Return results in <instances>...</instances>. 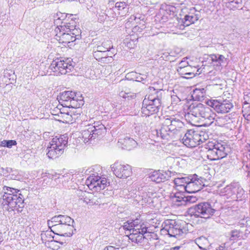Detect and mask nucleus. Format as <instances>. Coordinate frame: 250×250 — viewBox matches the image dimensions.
Instances as JSON below:
<instances>
[{
    "mask_svg": "<svg viewBox=\"0 0 250 250\" xmlns=\"http://www.w3.org/2000/svg\"><path fill=\"white\" fill-rule=\"evenodd\" d=\"M184 128V124L179 119L167 116L164 117L161 128L155 132L158 137L168 140L180 136Z\"/></svg>",
    "mask_w": 250,
    "mask_h": 250,
    "instance_id": "nucleus-1",
    "label": "nucleus"
},
{
    "mask_svg": "<svg viewBox=\"0 0 250 250\" xmlns=\"http://www.w3.org/2000/svg\"><path fill=\"white\" fill-rule=\"evenodd\" d=\"M4 194L2 196V204L3 208L9 211L17 210L21 211L24 207V197L20 190L4 186L3 188Z\"/></svg>",
    "mask_w": 250,
    "mask_h": 250,
    "instance_id": "nucleus-2",
    "label": "nucleus"
},
{
    "mask_svg": "<svg viewBox=\"0 0 250 250\" xmlns=\"http://www.w3.org/2000/svg\"><path fill=\"white\" fill-rule=\"evenodd\" d=\"M76 22L72 19L71 22H65L64 24L61 25V27H56L55 29V39L60 43L64 45H71V42L75 41L77 37H79L80 30L76 28Z\"/></svg>",
    "mask_w": 250,
    "mask_h": 250,
    "instance_id": "nucleus-3",
    "label": "nucleus"
},
{
    "mask_svg": "<svg viewBox=\"0 0 250 250\" xmlns=\"http://www.w3.org/2000/svg\"><path fill=\"white\" fill-rule=\"evenodd\" d=\"M81 135L80 136L84 143L96 138H100L106 131L105 127L100 122H95L92 119L89 121H84L82 123Z\"/></svg>",
    "mask_w": 250,
    "mask_h": 250,
    "instance_id": "nucleus-4",
    "label": "nucleus"
},
{
    "mask_svg": "<svg viewBox=\"0 0 250 250\" xmlns=\"http://www.w3.org/2000/svg\"><path fill=\"white\" fill-rule=\"evenodd\" d=\"M123 228L130 232L128 235L129 239L137 244L142 243L145 238L144 234L147 232V228L140 218L128 220L124 223Z\"/></svg>",
    "mask_w": 250,
    "mask_h": 250,
    "instance_id": "nucleus-5",
    "label": "nucleus"
},
{
    "mask_svg": "<svg viewBox=\"0 0 250 250\" xmlns=\"http://www.w3.org/2000/svg\"><path fill=\"white\" fill-rule=\"evenodd\" d=\"M59 103L65 108H78L83 105V101L81 96L72 91H66L60 93L58 97Z\"/></svg>",
    "mask_w": 250,
    "mask_h": 250,
    "instance_id": "nucleus-6",
    "label": "nucleus"
},
{
    "mask_svg": "<svg viewBox=\"0 0 250 250\" xmlns=\"http://www.w3.org/2000/svg\"><path fill=\"white\" fill-rule=\"evenodd\" d=\"M179 16L180 18L178 24L180 29H184L185 27L194 23L200 18L199 12L194 7L182 9Z\"/></svg>",
    "mask_w": 250,
    "mask_h": 250,
    "instance_id": "nucleus-7",
    "label": "nucleus"
},
{
    "mask_svg": "<svg viewBox=\"0 0 250 250\" xmlns=\"http://www.w3.org/2000/svg\"><path fill=\"white\" fill-rule=\"evenodd\" d=\"M49 68L54 73V75H59L71 71L74 66L71 58H60L54 60Z\"/></svg>",
    "mask_w": 250,
    "mask_h": 250,
    "instance_id": "nucleus-8",
    "label": "nucleus"
},
{
    "mask_svg": "<svg viewBox=\"0 0 250 250\" xmlns=\"http://www.w3.org/2000/svg\"><path fill=\"white\" fill-rule=\"evenodd\" d=\"M187 230L181 224L174 220H167L165 222L161 231L170 237H178L186 233Z\"/></svg>",
    "mask_w": 250,
    "mask_h": 250,
    "instance_id": "nucleus-9",
    "label": "nucleus"
},
{
    "mask_svg": "<svg viewBox=\"0 0 250 250\" xmlns=\"http://www.w3.org/2000/svg\"><path fill=\"white\" fill-rule=\"evenodd\" d=\"M190 210L195 216L204 218H209L215 211V209L208 202L200 203L190 208Z\"/></svg>",
    "mask_w": 250,
    "mask_h": 250,
    "instance_id": "nucleus-10",
    "label": "nucleus"
},
{
    "mask_svg": "<svg viewBox=\"0 0 250 250\" xmlns=\"http://www.w3.org/2000/svg\"><path fill=\"white\" fill-rule=\"evenodd\" d=\"M207 104L219 113L229 112L233 107L232 104L227 100L211 99L208 101Z\"/></svg>",
    "mask_w": 250,
    "mask_h": 250,
    "instance_id": "nucleus-11",
    "label": "nucleus"
},
{
    "mask_svg": "<svg viewBox=\"0 0 250 250\" xmlns=\"http://www.w3.org/2000/svg\"><path fill=\"white\" fill-rule=\"evenodd\" d=\"M182 141L183 143L187 147H195L200 145V141H202L201 134L193 130H188L185 134Z\"/></svg>",
    "mask_w": 250,
    "mask_h": 250,
    "instance_id": "nucleus-12",
    "label": "nucleus"
},
{
    "mask_svg": "<svg viewBox=\"0 0 250 250\" xmlns=\"http://www.w3.org/2000/svg\"><path fill=\"white\" fill-rule=\"evenodd\" d=\"M86 183L89 189L97 192L104 189L109 184L106 178L102 176L99 178L97 176L93 178L92 176L87 178Z\"/></svg>",
    "mask_w": 250,
    "mask_h": 250,
    "instance_id": "nucleus-13",
    "label": "nucleus"
},
{
    "mask_svg": "<svg viewBox=\"0 0 250 250\" xmlns=\"http://www.w3.org/2000/svg\"><path fill=\"white\" fill-rule=\"evenodd\" d=\"M111 168L116 176L119 178H126L132 174L131 167L127 164L117 162L111 166Z\"/></svg>",
    "mask_w": 250,
    "mask_h": 250,
    "instance_id": "nucleus-14",
    "label": "nucleus"
},
{
    "mask_svg": "<svg viewBox=\"0 0 250 250\" xmlns=\"http://www.w3.org/2000/svg\"><path fill=\"white\" fill-rule=\"evenodd\" d=\"M244 190L241 188H236L231 186H227L220 191V195L224 197V199L230 200H237L244 193Z\"/></svg>",
    "mask_w": 250,
    "mask_h": 250,
    "instance_id": "nucleus-15",
    "label": "nucleus"
},
{
    "mask_svg": "<svg viewBox=\"0 0 250 250\" xmlns=\"http://www.w3.org/2000/svg\"><path fill=\"white\" fill-rule=\"evenodd\" d=\"M55 234L63 236H71L73 234V224H52L48 225Z\"/></svg>",
    "mask_w": 250,
    "mask_h": 250,
    "instance_id": "nucleus-16",
    "label": "nucleus"
},
{
    "mask_svg": "<svg viewBox=\"0 0 250 250\" xmlns=\"http://www.w3.org/2000/svg\"><path fill=\"white\" fill-rule=\"evenodd\" d=\"M161 89H156L153 87H150L149 88V95L146 97V99L149 100V104L156 108L155 109L159 111V109L161 106V99L160 96L161 94Z\"/></svg>",
    "mask_w": 250,
    "mask_h": 250,
    "instance_id": "nucleus-17",
    "label": "nucleus"
},
{
    "mask_svg": "<svg viewBox=\"0 0 250 250\" xmlns=\"http://www.w3.org/2000/svg\"><path fill=\"white\" fill-rule=\"evenodd\" d=\"M217 147L211 150H207V156L210 160L214 161L225 157L227 154L225 152V148L222 144H217Z\"/></svg>",
    "mask_w": 250,
    "mask_h": 250,
    "instance_id": "nucleus-18",
    "label": "nucleus"
},
{
    "mask_svg": "<svg viewBox=\"0 0 250 250\" xmlns=\"http://www.w3.org/2000/svg\"><path fill=\"white\" fill-rule=\"evenodd\" d=\"M199 114L197 119H204L206 121V124L208 125H210L213 122L216 116L215 113L209 107L204 104L201 108Z\"/></svg>",
    "mask_w": 250,
    "mask_h": 250,
    "instance_id": "nucleus-19",
    "label": "nucleus"
},
{
    "mask_svg": "<svg viewBox=\"0 0 250 250\" xmlns=\"http://www.w3.org/2000/svg\"><path fill=\"white\" fill-rule=\"evenodd\" d=\"M74 221L70 217L59 215L53 217L51 220L48 221V225H50L52 224H73Z\"/></svg>",
    "mask_w": 250,
    "mask_h": 250,
    "instance_id": "nucleus-20",
    "label": "nucleus"
},
{
    "mask_svg": "<svg viewBox=\"0 0 250 250\" xmlns=\"http://www.w3.org/2000/svg\"><path fill=\"white\" fill-rule=\"evenodd\" d=\"M193 176H189V181H188L186 186L185 191L188 193H195L200 190L202 185L200 181L196 179H194Z\"/></svg>",
    "mask_w": 250,
    "mask_h": 250,
    "instance_id": "nucleus-21",
    "label": "nucleus"
},
{
    "mask_svg": "<svg viewBox=\"0 0 250 250\" xmlns=\"http://www.w3.org/2000/svg\"><path fill=\"white\" fill-rule=\"evenodd\" d=\"M185 192L179 191L171 193L170 197L173 206L177 207L186 206V201L185 200L186 196L184 194Z\"/></svg>",
    "mask_w": 250,
    "mask_h": 250,
    "instance_id": "nucleus-22",
    "label": "nucleus"
},
{
    "mask_svg": "<svg viewBox=\"0 0 250 250\" xmlns=\"http://www.w3.org/2000/svg\"><path fill=\"white\" fill-rule=\"evenodd\" d=\"M118 143L119 146H121L122 148L128 150H130L136 147L138 145L136 141L128 136L119 139Z\"/></svg>",
    "mask_w": 250,
    "mask_h": 250,
    "instance_id": "nucleus-23",
    "label": "nucleus"
},
{
    "mask_svg": "<svg viewBox=\"0 0 250 250\" xmlns=\"http://www.w3.org/2000/svg\"><path fill=\"white\" fill-rule=\"evenodd\" d=\"M202 107H203V104L201 103L191 104L188 107L187 117L190 118L192 120L197 119Z\"/></svg>",
    "mask_w": 250,
    "mask_h": 250,
    "instance_id": "nucleus-24",
    "label": "nucleus"
},
{
    "mask_svg": "<svg viewBox=\"0 0 250 250\" xmlns=\"http://www.w3.org/2000/svg\"><path fill=\"white\" fill-rule=\"evenodd\" d=\"M68 137L66 134L60 136L59 137L56 136L54 137L50 144L52 145L55 147H57L58 148H61L64 151V147L67 144Z\"/></svg>",
    "mask_w": 250,
    "mask_h": 250,
    "instance_id": "nucleus-25",
    "label": "nucleus"
},
{
    "mask_svg": "<svg viewBox=\"0 0 250 250\" xmlns=\"http://www.w3.org/2000/svg\"><path fill=\"white\" fill-rule=\"evenodd\" d=\"M102 195L101 193H97L94 195L88 193L87 195L83 198V202L89 206L98 205L102 203L101 197Z\"/></svg>",
    "mask_w": 250,
    "mask_h": 250,
    "instance_id": "nucleus-26",
    "label": "nucleus"
},
{
    "mask_svg": "<svg viewBox=\"0 0 250 250\" xmlns=\"http://www.w3.org/2000/svg\"><path fill=\"white\" fill-rule=\"evenodd\" d=\"M188 181H189V176L179 177L175 178L174 183L176 190L180 191H185L186 186Z\"/></svg>",
    "mask_w": 250,
    "mask_h": 250,
    "instance_id": "nucleus-27",
    "label": "nucleus"
},
{
    "mask_svg": "<svg viewBox=\"0 0 250 250\" xmlns=\"http://www.w3.org/2000/svg\"><path fill=\"white\" fill-rule=\"evenodd\" d=\"M213 65L221 66L226 65L227 64V58L224 56L219 54H211L209 56Z\"/></svg>",
    "mask_w": 250,
    "mask_h": 250,
    "instance_id": "nucleus-28",
    "label": "nucleus"
},
{
    "mask_svg": "<svg viewBox=\"0 0 250 250\" xmlns=\"http://www.w3.org/2000/svg\"><path fill=\"white\" fill-rule=\"evenodd\" d=\"M147 96H146L145 99L143 102V105L142 107V113L143 116H149L150 115L156 113L158 112L154 107H152L149 104V100L146 99Z\"/></svg>",
    "mask_w": 250,
    "mask_h": 250,
    "instance_id": "nucleus-29",
    "label": "nucleus"
},
{
    "mask_svg": "<svg viewBox=\"0 0 250 250\" xmlns=\"http://www.w3.org/2000/svg\"><path fill=\"white\" fill-rule=\"evenodd\" d=\"M47 149L48 150L47 155L50 159H56L61 156L64 152L61 148L55 147L51 144H50L49 147H48Z\"/></svg>",
    "mask_w": 250,
    "mask_h": 250,
    "instance_id": "nucleus-30",
    "label": "nucleus"
},
{
    "mask_svg": "<svg viewBox=\"0 0 250 250\" xmlns=\"http://www.w3.org/2000/svg\"><path fill=\"white\" fill-rule=\"evenodd\" d=\"M67 15H69V14L61 12H58L54 15V24L57 26V27H61V25L64 24L65 22H71V21H68V20H66L65 21H63L65 20Z\"/></svg>",
    "mask_w": 250,
    "mask_h": 250,
    "instance_id": "nucleus-31",
    "label": "nucleus"
},
{
    "mask_svg": "<svg viewBox=\"0 0 250 250\" xmlns=\"http://www.w3.org/2000/svg\"><path fill=\"white\" fill-rule=\"evenodd\" d=\"M113 47L111 42L107 40L102 43L101 45H99L97 47V51L94 52V56L97 57L99 56L100 52H105L108 51Z\"/></svg>",
    "mask_w": 250,
    "mask_h": 250,
    "instance_id": "nucleus-32",
    "label": "nucleus"
},
{
    "mask_svg": "<svg viewBox=\"0 0 250 250\" xmlns=\"http://www.w3.org/2000/svg\"><path fill=\"white\" fill-rule=\"evenodd\" d=\"M41 237L42 242L44 243L46 247L52 250L57 249L58 246H56L57 242L54 240L53 237L49 236L48 240L46 239V234H42Z\"/></svg>",
    "mask_w": 250,
    "mask_h": 250,
    "instance_id": "nucleus-33",
    "label": "nucleus"
},
{
    "mask_svg": "<svg viewBox=\"0 0 250 250\" xmlns=\"http://www.w3.org/2000/svg\"><path fill=\"white\" fill-rule=\"evenodd\" d=\"M150 180L159 183L165 181L167 177L165 175L159 171H154L149 177Z\"/></svg>",
    "mask_w": 250,
    "mask_h": 250,
    "instance_id": "nucleus-34",
    "label": "nucleus"
},
{
    "mask_svg": "<svg viewBox=\"0 0 250 250\" xmlns=\"http://www.w3.org/2000/svg\"><path fill=\"white\" fill-rule=\"evenodd\" d=\"M199 71V69H196V67H192L191 65L187 66L185 69V72L182 74L185 75L184 76L186 78H192L196 75L198 74L197 72Z\"/></svg>",
    "mask_w": 250,
    "mask_h": 250,
    "instance_id": "nucleus-35",
    "label": "nucleus"
},
{
    "mask_svg": "<svg viewBox=\"0 0 250 250\" xmlns=\"http://www.w3.org/2000/svg\"><path fill=\"white\" fill-rule=\"evenodd\" d=\"M195 243L202 250H206V246L208 244V239L204 236H201L195 240Z\"/></svg>",
    "mask_w": 250,
    "mask_h": 250,
    "instance_id": "nucleus-36",
    "label": "nucleus"
},
{
    "mask_svg": "<svg viewBox=\"0 0 250 250\" xmlns=\"http://www.w3.org/2000/svg\"><path fill=\"white\" fill-rule=\"evenodd\" d=\"M72 112L67 111L66 113H60L59 116L62 120V122L66 123H72L73 117L72 116Z\"/></svg>",
    "mask_w": 250,
    "mask_h": 250,
    "instance_id": "nucleus-37",
    "label": "nucleus"
},
{
    "mask_svg": "<svg viewBox=\"0 0 250 250\" xmlns=\"http://www.w3.org/2000/svg\"><path fill=\"white\" fill-rule=\"evenodd\" d=\"M101 168L99 166H94L93 167H91L89 169V172L90 173V175L87 178H90L92 176L94 178V176L98 177V178L101 177V173L99 172H100Z\"/></svg>",
    "mask_w": 250,
    "mask_h": 250,
    "instance_id": "nucleus-38",
    "label": "nucleus"
},
{
    "mask_svg": "<svg viewBox=\"0 0 250 250\" xmlns=\"http://www.w3.org/2000/svg\"><path fill=\"white\" fill-rule=\"evenodd\" d=\"M137 43V39H131L130 37L125 38L124 41V44L129 49L135 47Z\"/></svg>",
    "mask_w": 250,
    "mask_h": 250,
    "instance_id": "nucleus-39",
    "label": "nucleus"
},
{
    "mask_svg": "<svg viewBox=\"0 0 250 250\" xmlns=\"http://www.w3.org/2000/svg\"><path fill=\"white\" fill-rule=\"evenodd\" d=\"M187 58H184L179 64L178 71L181 74L185 72V68L190 65L189 63L187 61Z\"/></svg>",
    "mask_w": 250,
    "mask_h": 250,
    "instance_id": "nucleus-40",
    "label": "nucleus"
},
{
    "mask_svg": "<svg viewBox=\"0 0 250 250\" xmlns=\"http://www.w3.org/2000/svg\"><path fill=\"white\" fill-rule=\"evenodd\" d=\"M119 96L125 99H127V100L134 99L136 97L135 93L132 92H126L123 91L120 92Z\"/></svg>",
    "mask_w": 250,
    "mask_h": 250,
    "instance_id": "nucleus-41",
    "label": "nucleus"
},
{
    "mask_svg": "<svg viewBox=\"0 0 250 250\" xmlns=\"http://www.w3.org/2000/svg\"><path fill=\"white\" fill-rule=\"evenodd\" d=\"M240 236V231L237 229H234L230 232V237L229 240L230 241H234Z\"/></svg>",
    "mask_w": 250,
    "mask_h": 250,
    "instance_id": "nucleus-42",
    "label": "nucleus"
},
{
    "mask_svg": "<svg viewBox=\"0 0 250 250\" xmlns=\"http://www.w3.org/2000/svg\"><path fill=\"white\" fill-rule=\"evenodd\" d=\"M136 76H135L136 81L142 82L143 83H145L146 81L147 76L146 75H142L141 74H135Z\"/></svg>",
    "mask_w": 250,
    "mask_h": 250,
    "instance_id": "nucleus-43",
    "label": "nucleus"
},
{
    "mask_svg": "<svg viewBox=\"0 0 250 250\" xmlns=\"http://www.w3.org/2000/svg\"><path fill=\"white\" fill-rule=\"evenodd\" d=\"M97 60H99L102 62L108 63L111 62L113 61V59L111 57H108L105 55L104 57H102L100 58H96Z\"/></svg>",
    "mask_w": 250,
    "mask_h": 250,
    "instance_id": "nucleus-44",
    "label": "nucleus"
},
{
    "mask_svg": "<svg viewBox=\"0 0 250 250\" xmlns=\"http://www.w3.org/2000/svg\"><path fill=\"white\" fill-rule=\"evenodd\" d=\"M185 201H186V206L190 204L195 203L197 201V198L193 196H186Z\"/></svg>",
    "mask_w": 250,
    "mask_h": 250,
    "instance_id": "nucleus-45",
    "label": "nucleus"
},
{
    "mask_svg": "<svg viewBox=\"0 0 250 250\" xmlns=\"http://www.w3.org/2000/svg\"><path fill=\"white\" fill-rule=\"evenodd\" d=\"M127 4L124 1L117 2L115 4V7L118 8L119 10L124 9Z\"/></svg>",
    "mask_w": 250,
    "mask_h": 250,
    "instance_id": "nucleus-46",
    "label": "nucleus"
},
{
    "mask_svg": "<svg viewBox=\"0 0 250 250\" xmlns=\"http://www.w3.org/2000/svg\"><path fill=\"white\" fill-rule=\"evenodd\" d=\"M218 143L213 142H208L207 144H206L205 148L207 150H211L212 149H214L215 147H217V144Z\"/></svg>",
    "mask_w": 250,
    "mask_h": 250,
    "instance_id": "nucleus-47",
    "label": "nucleus"
},
{
    "mask_svg": "<svg viewBox=\"0 0 250 250\" xmlns=\"http://www.w3.org/2000/svg\"><path fill=\"white\" fill-rule=\"evenodd\" d=\"M17 142L15 140H8L6 143V147L11 148L13 146H15Z\"/></svg>",
    "mask_w": 250,
    "mask_h": 250,
    "instance_id": "nucleus-48",
    "label": "nucleus"
},
{
    "mask_svg": "<svg viewBox=\"0 0 250 250\" xmlns=\"http://www.w3.org/2000/svg\"><path fill=\"white\" fill-rule=\"evenodd\" d=\"M229 3H232L236 4H238L242 2V0H228Z\"/></svg>",
    "mask_w": 250,
    "mask_h": 250,
    "instance_id": "nucleus-49",
    "label": "nucleus"
},
{
    "mask_svg": "<svg viewBox=\"0 0 250 250\" xmlns=\"http://www.w3.org/2000/svg\"><path fill=\"white\" fill-rule=\"evenodd\" d=\"M216 250H228V248L225 246V244H224L217 247Z\"/></svg>",
    "mask_w": 250,
    "mask_h": 250,
    "instance_id": "nucleus-50",
    "label": "nucleus"
},
{
    "mask_svg": "<svg viewBox=\"0 0 250 250\" xmlns=\"http://www.w3.org/2000/svg\"><path fill=\"white\" fill-rule=\"evenodd\" d=\"M171 98L176 103H177L179 102H180V99L177 97L176 96H172Z\"/></svg>",
    "mask_w": 250,
    "mask_h": 250,
    "instance_id": "nucleus-51",
    "label": "nucleus"
},
{
    "mask_svg": "<svg viewBox=\"0 0 250 250\" xmlns=\"http://www.w3.org/2000/svg\"><path fill=\"white\" fill-rule=\"evenodd\" d=\"M103 250H116L115 248L112 246H108L105 248Z\"/></svg>",
    "mask_w": 250,
    "mask_h": 250,
    "instance_id": "nucleus-52",
    "label": "nucleus"
},
{
    "mask_svg": "<svg viewBox=\"0 0 250 250\" xmlns=\"http://www.w3.org/2000/svg\"><path fill=\"white\" fill-rule=\"evenodd\" d=\"M7 140H3L0 142V146L6 147V143Z\"/></svg>",
    "mask_w": 250,
    "mask_h": 250,
    "instance_id": "nucleus-53",
    "label": "nucleus"
},
{
    "mask_svg": "<svg viewBox=\"0 0 250 250\" xmlns=\"http://www.w3.org/2000/svg\"><path fill=\"white\" fill-rule=\"evenodd\" d=\"M67 111H68V108L60 109V113H66Z\"/></svg>",
    "mask_w": 250,
    "mask_h": 250,
    "instance_id": "nucleus-54",
    "label": "nucleus"
},
{
    "mask_svg": "<svg viewBox=\"0 0 250 250\" xmlns=\"http://www.w3.org/2000/svg\"><path fill=\"white\" fill-rule=\"evenodd\" d=\"M203 134H201L202 136V141H200V144L203 143L205 140H207V138L204 136L205 133H203Z\"/></svg>",
    "mask_w": 250,
    "mask_h": 250,
    "instance_id": "nucleus-55",
    "label": "nucleus"
},
{
    "mask_svg": "<svg viewBox=\"0 0 250 250\" xmlns=\"http://www.w3.org/2000/svg\"><path fill=\"white\" fill-rule=\"evenodd\" d=\"M244 116L247 120L250 121V114H247V115L245 114V115H244Z\"/></svg>",
    "mask_w": 250,
    "mask_h": 250,
    "instance_id": "nucleus-56",
    "label": "nucleus"
},
{
    "mask_svg": "<svg viewBox=\"0 0 250 250\" xmlns=\"http://www.w3.org/2000/svg\"><path fill=\"white\" fill-rule=\"evenodd\" d=\"M151 200V198L150 197H149L147 200H146V201L147 202H148L149 200Z\"/></svg>",
    "mask_w": 250,
    "mask_h": 250,
    "instance_id": "nucleus-57",
    "label": "nucleus"
},
{
    "mask_svg": "<svg viewBox=\"0 0 250 250\" xmlns=\"http://www.w3.org/2000/svg\"><path fill=\"white\" fill-rule=\"evenodd\" d=\"M68 1H77V0H68Z\"/></svg>",
    "mask_w": 250,
    "mask_h": 250,
    "instance_id": "nucleus-58",
    "label": "nucleus"
},
{
    "mask_svg": "<svg viewBox=\"0 0 250 250\" xmlns=\"http://www.w3.org/2000/svg\"><path fill=\"white\" fill-rule=\"evenodd\" d=\"M142 197V200H144V197H145V195H143Z\"/></svg>",
    "mask_w": 250,
    "mask_h": 250,
    "instance_id": "nucleus-59",
    "label": "nucleus"
},
{
    "mask_svg": "<svg viewBox=\"0 0 250 250\" xmlns=\"http://www.w3.org/2000/svg\"><path fill=\"white\" fill-rule=\"evenodd\" d=\"M45 234H46L47 236V235H49V236H50V234H49L48 233H45Z\"/></svg>",
    "mask_w": 250,
    "mask_h": 250,
    "instance_id": "nucleus-60",
    "label": "nucleus"
},
{
    "mask_svg": "<svg viewBox=\"0 0 250 250\" xmlns=\"http://www.w3.org/2000/svg\"><path fill=\"white\" fill-rule=\"evenodd\" d=\"M44 135H47V133H44Z\"/></svg>",
    "mask_w": 250,
    "mask_h": 250,
    "instance_id": "nucleus-61",
    "label": "nucleus"
},
{
    "mask_svg": "<svg viewBox=\"0 0 250 250\" xmlns=\"http://www.w3.org/2000/svg\"><path fill=\"white\" fill-rule=\"evenodd\" d=\"M1 239L0 238V243L1 242Z\"/></svg>",
    "mask_w": 250,
    "mask_h": 250,
    "instance_id": "nucleus-62",
    "label": "nucleus"
}]
</instances>
